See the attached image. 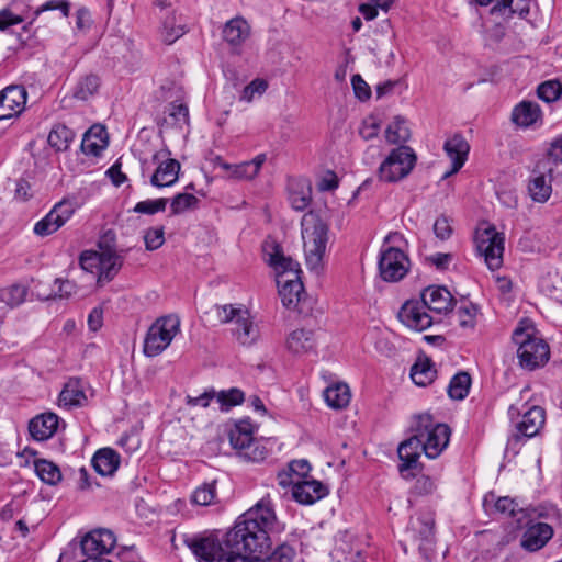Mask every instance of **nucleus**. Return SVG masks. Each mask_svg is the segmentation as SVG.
Returning a JSON list of instances; mask_svg holds the SVG:
<instances>
[{
    "label": "nucleus",
    "instance_id": "obj_1",
    "mask_svg": "<svg viewBox=\"0 0 562 562\" xmlns=\"http://www.w3.org/2000/svg\"><path fill=\"white\" fill-rule=\"evenodd\" d=\"M272 518L267 508L254 506L238 518L222 542L213 536L186 537L183 541L200 562H235L241 559L243 550L261 552L267 547L259 525L269 524Z\"/></svg>",
    "mask_w": 562,
    "mask_h": 562
},
{
    "label": "nucleus",
    "instance_id": "obj_2",
    "mask_svg": "<svg viewBox=\"0 0 562 562\" xmlns=\"http://www.w3.org/2000/svg\"><path fill=\"white\" fill-rule=\"evenodd\" d=\"M262 252L267 263L277 272V283L282 304L303 313L304 286L301 281L300 263L283 254L282 246L271 237L262 243Z\"/></svg>",
    "mask_w": 562,
    "mask_h": 562
},
{
    "label": "nucleus",
    "instance_id": "obj_3",
    "mask_svg": "<svg viewBox=\"0 0 562 562\" xmlns=\"http://www.w3.org/2000/svg\"><path fill=\"white\" fill-rule=\"evenodd\" d=\"M301 227L306 266L310 270L318 271L322 268L328 241V224L317 212L310 211L303 215Z\"/></svg>",
    "mask_w": 562,
    "mask_h": 562
},
{
    "label": "nucleus",
    "instance_id": "obj_4",
    "mask_svg": "<svg viewBox=\"0 0 562 562\" xmlns=\"http://www.w3.org/2000/svg\"><path fill=\"white\" fill-rule=\"evenodd\" d=\"M535 333L533 326H518L513 333V341L518 346L519 364L529 371L543 367L550 357L548 344Z\"/></svg>",
    "mask_w": 562,
    "mask_h": 562
},
{
    "label": "nucleus",
    "instance_id": "obj_5",
    "mask_svg": "<svg viewBox=\"0 0 562 562\" xmlns=\"http://www.w3.org/2000/svg\"><path fill=\"white\" fill-rule=\"evenodd\" d=\"M508 415L512 420L521 415V420L516 425V432L508 438L506 443V451L517 454L526 440L537 436L544 426L546 411L541 406L533 405L521 413L519 407L510 405Z\"/></svg>",
    "mask_w": 562,
    "mask_h": 562
},
{
    "label": "nucleus",
    "instance_id": "obj_6",
    "mask_svg": "<svg viewBox=\"0 0 562 562\" xmlns=\"http://www.w3.org/2000/svg\"><path fill=\"white\" fill-rule=\"evenodd\" d=\"M413 431H417L424 445V453L429 459L437 458L448 446L450 428L446 424H434L430 414H420L415 417Z\"/></svg>",
    "mask_w": 562,
    "mask_h": 562
},
{
    "label": "nucleus",
    "instance_id": "obj_7",
    "mask_svg": "<svg viewBox=\"0 0 562 562\" xmlns=\"http://www.w3.org/2000/svg\"><path fill=\"white\" fill-rule=\"evenodd\" d=\"M417 156L413 148L400 145L392 149L380 164L378 178L386 183H396L405 179L414 169Z\"/></svg>",
    "mask_w": 562,
    "mask_h": 562
},
{
    "label": "nucleus",
    "instance_id": "obj_8",
    "mask_svg": "<svg viewBox=\"0 0 562 562\" xmlns=\"http://www.w3.org/2000/svg\"><path fill=\"white\" fill-rule=\"evenodd\" d=\"M256 506L267 508L273 517L269 524H266L267 526H263V524L259 525L260 529L265 531L267 537V547L262 548L261 552H248L247 550H243L241 559H237L235 562H292L294 558V550L285 543L278 546L271 554H268L271 548L269 532L274 529L277 517L269 501L261 499Z\"/></svg>",
    "mask_w": 562,
    "mask_h": 562
},
{
    "label": "nucleus",
    "instance_id": "obj_9",
    "mask_svg": "<svg viewBox=\"0 0 562 562\" xmlns=\"http://www.w3.org/2000/svg\"><path fill=\"white\" fill-rule=\"evenodd\" d=\"M180 329V319L176 315L159 317L148 329L144 340V355L156 357L172 341Z\"/></svg>",
    "mask_w": 562,
    "mask_h": 562
},
{
    "label": "nucleus",
    "instance_id": "obj_10",
    "mask_svg": "<svg viewBox=\"0 0 562 562\" xmlns=\"http://www.w3.org/2000/svg\"><path fill=\"white\" fill-rule=\"evenodd\" d=\"M409 265V258L403 250L393 246H382L378 268L383 281L397 282L402 280L407 274Z\"/></svg>",
    "mask_w": 562,
    "mask_h": 562
},
{
    "label": "nucleus",
    "instance_id": "obj_11",
    "mask_svg": "<svg viewBox=\"0 0 562 562\" xmlns=\"http://www.w3.org/2000/svg\"><path fill=\"white\" fill-rule=\"evenodd\" d=\"M504 235L490 226L475 235L477 251L484 257L485 263L491 270H496L503 265Z\"/></svg>",
    "mask_w": 562,
    "mask_h": 562
},
{
    "label": "nucleus",
    "instance_id": "obj_12",
    "mask_svg": "<svg viewBox=\"0 0 562 562\" xmlns=\"http://www.w3.org/2000/svg\"><path fill=\"white\" fill-rule=\"evenodd\" d=\"M407 536L418 546L419 552L429 559L435 543V519L425 514L412 518L407 527Z\"/></svg>",
    "mask_w": 562,
    "mask_h": 562
},
{
    "label": "nucleus",
    "instance_id": "obj_13",
    "mask_svg": "<svg viewBox=\"0 0 562 562\" xmlns=\"http://www.w3.org/2000/svg\"><path fill=\"white\" fill-rule=\"evenodd\" d=\"M168 148L159 150L153 155V161L159 162L157 169L150 178V184L156 188L171 187L177 182L180 171V162L169 158Z\"/></svg>",
    "mask_w": 562,
    "mask_h": 562
},
{
    "label": "nucleus",
    "instance_id": "obj_14",
    "mask_svg": "<svg viewBox=\"0 0 562 562\" xmlns=\"http://www.w3.org/2000/svg\"><path fill=\"white\" fill-rule=\"evenodd\" d=\"M413 432L414 434L401 442L397 448L398 458L402 461L398 465V471L404 479L414 476L413 473H409L411 471L422 469V464L418 460L420 453L424 452V445L422 439L418 437L417 431Z\"/></svg>",
    "mask_w": 562,
    "mask_h": 562
},
{
    "label": "nucleus",
    "instance_id": "obj_15",
    "mask_svg": "<svg viewBox=\"0 0 562 562\" xmlns=\"http://www.w3.org/2000/svg\"><path fill=\"white\" fill-rule=\"evenodd\" d=\"M116 538L109 529H95L88 532L80 541L85 557L103 558L115 547Z\"/></svg>",
    "mask_w": 562,
    "mask_h": 562
},
{
    "label": "nucleus",
    "instance_id": "obj_16",
    "mask_svg": "<svg viewBox=\"0 0 562 562\" xmlns=\"http://www.w3.org/2000/svg\"><path fill=\"white\" fill-rule=\"evenodd\" d=\"M72 214L74 209L71 204L61 201L34 225V233L41 237L48 236L60 228Z\"/></svg>",
    "mask_w": 562,
    "mask_h": 562
},
{
    "label": "nucleus",
    "instance_id": "obj_17",
    "mask_svg": "<svg viewBox=\"0 0 562 562\" xmlns=\"http://www.w3.org/2000/svg\"><path fill=\"white\" fill-rule=\"evenodd\" d=\"M26 90L22 86H9L0 91V120L20 115L26 104Z\"/></svg>",
    "mask_w": 562,
    "mask_h": 562
},
{
    "label": "nucleus",
    "instance_id": "obj_18",
    "mask_svg": "<svg viewBox=\"0 0 562 562\" xmlns=\"http://www.w3.org/2000/svg\"><path fill=\"white\" fill-rule=\"evenodd\" d=\"M425 308L418 301H407L401 307L398 318L408 328L423 331L432 324V318Z\"/></svg>",
    "mask_w": 562,
    "mask_h": 562
},
{
    "label": "nucleus",
    "instance_id": "obj_19",
    "mask_svg": "<svg viewBox=\"0 0 562 562\" xmlns=\"http://www.w3.org/2000/svg\"><path fill=\"white\" fill-rule=\"evenodd\" d=\"M443 150L451 160V169L443 175V179H446L463 167L470 151V145L461 134H454L445 142Z\"/></svg>",
    "mask_w": 562,
    "mask_h": 562
},
{
    "label": "nucleus",
    "instance_id": "obj_20",
    "mask_svg": "<svg viewBox=\"0 0 562 562\" xmlns=\"http://www.w3.org/2000/svg\"><path fill=\"white\" fill-rule=\"evenodd\" d=\"M291 483L293 498L303 505H312L328 494V488L319 481L297 480Z\"/></svg>",
    "mask_w": 562,
    "mask_h": 562
},
{
    "label": "nucleus",
    "instance_id": "obj_21",
    "mask_svg": "<svg viewBox=\"0 0 562 562\" xmlns=\"http://www.w3.org/2000/svg\"><path fill=\"white\" fill-rule=\"evenodd\" d=\"M526 527L520 544L529 552L542 549L553 536V528L546 522H526Z\"/></svg>",
    "mask_w": 562,
    "mask_h": 562
},
{
    "label": "nucleus",
    "instance_id": "obj_22",
    "mask_svg": "<svg viewBox=\"0 0 562 562\" xmlns=\"http://www.w3.org/2000/svg\"><path fill=\"white\" fill-rule=\"evenodd\" d=\"M422 303L432 312L448 313L452 311L456 301L447 288L430 285L423 291Z\"/></svg>",
    "mask_w": 562,
    "mask_h": 562
},
{
    "label": "nucleus",
    "instance_id": "obj_23",
    "mask_svg": "<svg viewBox=\"0 0 562 562\" xmlns=\"http://www.w3.org/2000/svg\"><path fill=\"white\" fill-rule=\"evenodd\" d=\"M59 417L54 413L35 416L29 423V431L33 439L45 441L52 438L58 429Z\"/></svg>",
    "mask_w": 562,
    "mask_h": 562
},
{
    "label": "nucleus",
    "instance_id": "obj_24",
    "mask_svg": "<svg viewBox=\"0 0 562 562\" xmlns=\"http://www.w3.org/2000/svg\"><path fill=\"white\" fill-rule=\"evenodd\" d=\"M234 338L243 346H251L259 338L258 326L252 322L251 316L248 312L241 311L239 318L234 323L232 328Z\"/></svg>",
    "mask_w": 562,
    "mask_h": 562
},
{
    "label": "nucleus",
    "instance_id": "obj_25",
    "mask_svg": "<svg viewBox=\"0 0 562 562\" xmlns=\"http://www.w3.org/2000/svg\"><path fill=\"white\" fill-rule=\"evenodd\" d=\"M286 347L289 351L294 355H304L314 351L316 348L315 333L312 329H295L289 335Z\"/></svg>",
    "mask_w": 562,
    "mask_h": 562
},
{
    "label": "nucleus",
    "instance_id": "obj_26",
    "mask_svg": "<svg viewBox=\"0 0 562 562\" xmlns=\"http://www.w3.org/2000/svg\"><path fill=\"white\" fill-rule=\"evenodd\" d=\"M224 41L232 47L240 46L250 34V26L243 18L231 19L222 31Z\"/></svg>",
    "mask_w": 562,
    "mask_h": 562
},
{
    "label": "nucleus",
    "instance_id": "obj_27",
    "mask_svg": "<svg viewBox=\"0 0 562 562\" xmlns=\"http://www.w3.org/2000/svg\"><path fill=\"white\" fill-rule=\"evenodd\" d=\"M59 406L77 407L83 406L87 403V396L80 379L71 378L65 384L59 394Z\"/></svg>",
    "mask_w": 562,
    "mask_h": 562
},
{
    "label": "nucleus",
    "instance_id": "obj_28",
    "mask_svg": "<svg viewBox=\"0 0 562 562\" xmlns=\"http://www.w3.org/2000/svg\"><path fill=\"white\" fill-rule=\"evenodd\" d=\"M120 454L112 448H102L98 450L92 460V467L94 470L103 475H113L120 465Z\"/></svg>",
    "mask_w": 562,
    "mask_h": 562
},
{
    "label": "nucleus",
    "instance_id": "obj_29",
    "mask_svg": "<svg viewBox=\"0 0 562 562\" xmlns=\"http://www.w3.org/2000/svg\"><path fill=\"white\" fill-rule=\"evenodd\" d=\"M529 11L530 0H502L492 7L491 14L510 20L514 16L525 18Z\"/></svg>",
    "mask_w": 562,
    "mask_h": 562
},
{
    "label": "nucleus",
    "instance_id": "obj_30",
    "mask_svg": "<svg viewBox=\"0 0 562 562\" xmlns=\"http://www.w3.org/2000/svg\"><path fill=\"white\" fill-rule=\"evenodd\" d=\"M541 119L540 106L532 101H521L512 112V121L521 127H529Z\"/></svg>",
    "mask_w": 562,
    "mask_h": 562
},
{
    "label": "nucleus",
    "instance_id": "obj_31",
    "mask_svg": "<svg viewBox=\"0 0 562 562\" xmlns=\"http://www.w3.org/2000/svg\"><path fill=\"white\" fill-rule=\"evenodd\" d=\"M546 172L543 169H538V175L530 178L528 183V192L532 201L538 203L547 202L552 193L551 181L553 178L549 177V181L546 180Z\"/></svg>",
    "mask_w": 562,
    "mask_h": 562
},
{
    "label": "nucleus",
    "instance_id": "obj_32",
    "mask_svg": "<svg viewBox=\"0 0 562 562\" xmlns=\"http://www.w3.org/2000/svg\"><path fill=\"white\" fill-rule=\"evenodd\" d=\"M437 371L428 357H419L411 368V378L418 386H427L434 382Z\"/></svg>",
    "mask_w": 562,
    "mask_h": 562
},
{
    "label": "nucleus",
    "instance_id": "obj_33",
    "mask_svg": "<svg viewBox=\"0 0 562 562\" xmlns=\"http://www.w3.org/2000/svg\"><path fill=\"white\" fill-rule=\"evenodd\" d=\"M99 282L111 281L119 272L122 267L123 259L120 255L106 250L99 254Z\"/></svg>",
    "mask_w": 562,
    "mask_h": 562
},
{
    "label": "nucleus",
    "instance_id": "obj_34",
    "mask_svg": "<svg viewBox=\"0 0 562 562\" xmlns=\"http://www.w3.org/2000/svg\"><path fill=\"white\" fill-rule=\"evenodd\" d=\"M227 436L232 448L237 450L239 454L249 447L254 439L251 425L244 420L232 426L227 431Z\"/></svg>",
    "mask_w": 562,
    "mask_h": 562
},
{
    "label": "nucleus",
    "instance_id": "obj_35",
    "mask_svg": "<svg viewBox=\"0 0 562 562\" xmlns=\"http://www.w3.org/2000/svg\"><path fill=\"white\" fill-rule=\"evenodd\" d=\"M106 146V132L103 127L94 125L86 132L81 148L88 155L98 156Z\"/></svg>",
    "mask_w": 562,
    "mask_h": 562
},
{
    "label": "nucleus",
    "instance_id": "obj_36",
    "mask_svg": "<svg viewBox=\"0 0 562 562\" xmlns=\"http://www.w3.org/2000/svg\"><path fill=\"white\" fill-rule=\"evenodd\" d=\"M324 398L331 408H344L350 402V390L345 383H337L324 391Z\"/></svg>",
    "mask_w": 562,
    "mask_h": 562
},
{
    "label": "nucleus",
    "instance_id": "obj_37",
    "mask_svg": "<svg viewBox=\"0 0 562 562\" xmlns=\"http://www.w3.org/2000/svg\"><path fill=\"white\" fill-rule=\"evenodd\" d=\"M100 87L101 79L98 75H85L78 80L74 89V98L87 101L99 92Z\"/></svg>",
    "mask_w": 562,
    "mask_h": 562
},
{
    "label": "nucleus",
    "instance_id": "obj_38",
    "mask_svg": "<svg viewBox=\"0 0 562 562\" xmlns=\"http://www.w3.org/2000/svg\"><path fill=\"white\" fill-rule=\"evenodd\" d=\"M562 165V137L554 139L548 151V156L537 164V169H543L548 177L554 178L555 168Z\"/></svg>",
    "mask_w": 562,
    "mask_h": 562
},
{
    "label": "nucleus",
    "instance_id": "obj_39",
    "mask_svg": "<svg viewBox=\"0 0 562 562\" xmlns=\"http://www.w3.org/2000/svg\"><path fill=\"white\" fill-rule=\"evenodd\" d=\"M34 468L37 476L48 485H56L61 480V472L57 464L46 459L34 461Z\"/></svg>",
    "mask_w": 562,
    "mask_h": 562
},
{
    "label": "nucleus",
    "instance_id": "obj_40",
    "mask_svg": "<svg viewBox=\"0 0 562 562\" xmlns=\"http://www.w3.org/2000/svg\"><path fill=\"white\" fill-rule=\"evenodd\" d=\"M471 375L465 371H460L452 376L448 385V395L452 400H463L468 396L471 386Z\"/></svg>",
    "mask_w": 562,
    "mask_h": 562
},
{
    "label": "nucleus",
    "instance_id": "obj_41",
    "mask_svg": "<svg viewBox=\"0 0 562 562\" xmlns=\"http://www.w3.org/2000/svg\"><path fill=\"white\" fill-rule=\"evenodd\" d=\"M75 134L66 125H56L48 134V144L57 151L67 150L74 140Z\"/></svg>",
    "mask_w": 562,
    "mask_h": 562
},
{
    "label": "nucleus",
    "instance_id": "obj_42",
    "mask_svg": "<svg viewBox=\"0 0 562 562\" xmlns=\"http://www.w3.org/2000/svg\"><path fill=\"white\" fill-rule=\"evenodd\" d=\"M411 137V131L406 121L396 116L385 130V139L390 144L406 143Z\"/></svg>",
    "mask_w": 562,
    "mask_h": 562
},
{
    "label": "nucleus",
    "instance_id": "obj_43",
    "mask_svg": "<svg viewBox=\"0 0 562 562\" xmlns=\"http://www.w3.org/2000/svg\"><path fill=\"white\" fill-rule=\"evenodd\" d=\"M289 201L295 211L305 210L311 202V187L291 184L289 190Z\"/></svg>",
    "mask_w": 562,
    "mask_h": 562
},
{
    "label": "nucleus",
    "instance_id": "obj_44",
    "mask_svg": "<svg viewBox=\"0 0 562 562\" xmlns=\"http://www.w3.org/2000/svg\"><path fill=\"white\" fill-rule=\"evenodd\" d=\"M200 200L191 193H178L176 194L170 204L172 215L181 214L186 211L198 209Z\"/></svg>",
    "mask_w": 562,
    "mask_h": 562
},
{
    "label": "nucleus",
    "instance_id": "obj_45",
    "mask_svg": "<svg viewBox=\"0 0 562 562\" xmlns=\"http://www.w3.org/2000/svg\"><path fill=\"white\" fill-rule=\"evenodd\" d=\"M562 94V83L558 79L547 80L537 88V95L547 103L557 101Z\"/></svg>",
    "mask_w": 562,
    "mask_h": 562
},
{
    "label": "nucleus",
    "instance_id": "obj_46",
    "mask_svg": "<svg viewBox=\"0 0 562 562\" xmlns=\"http://www.w3.org/2000/svg\"><path fill=\"white\" fill-rule=\"evenodd\" d=\"M215 497H216L215 482L204 483L193 492V494L191 496V501H192V503L200 505V506H209L214 502Z\"/></svg>",
    "mask_w": 562,
    "mask_h": 562
},
{
    "label": "nucleus",
    "instance_id": "obj_47",
    "mask_svg": "<svg viewBox=\"0 0 562 562\" xmlns=\"http://www.w3.org/2000/svg\"><path fill=\"white\" fill-rule=\"evenodd\" d=\"M217 402L221 404L222 411H228L231 407L239 405L244 402V392L237 387L216 393Z\"/></svg>",
    "mask_w": 562,
    "mask_h": 562
},
{
    "label": "nucleus",
    "instance_id": "obj_48",
    "mask_svg": "<svg viewBox=\"0 0 562 562\" xmlns=\"http://www.w3.org/2000/svg\"><path fill=\"white\" fill-rule=\"evenodd\" d=\"M554 513V508L552 506L539 505V506H528L524 509V517H518L517 522L519 525L522 524V519L526 518L527 522L535 524L533 520L538 518H549Z\"/></svg>",
    "mask_w": 562,
    "mask_h": 562
},
{
    "label": "nucleus",
    "instance_id": "obj_49",
    "mask_svg": "<svg viewBox=\"0 0 562 562\" xmlns=\"http://www.w3.org/2000/svg\"><path fill=\"white\" fill-rule=\"evenodd\" d=\"M172 124L179 126L189 125V109L184 103L172 102L167 108Z\"/></svg>",
    "mask_w": 562,
    "mask_h": 562
},
{
    "label": "nucleus",
    "instance_id": "obj_50",
    "mask_svg": "<svg viewBox=\"0 0 562 562\" xmlns=\"http://www.w3.org/2000/svg\"><path fill=\"white\" fill-rule=\"evenodd\" d=\"M495 509L501 513L505 514L509 517H516L518 514L524 517V507L519 506V504L516 502V499L510 498L508 496L499 497L495 503Z\"/></svg>",
    "mask_w": 562,
    "mask_h": 562
},
{
    "label": "nucleus",
    "instance_id": "obj_51",
    "mask_svg": "<svg viewBox=\"0 0 562 562\" xmlns=\"http://www.w3.org/2000/svg\"><path fill=\"white\" fill-rule=\"evenodd\" d=\"M144 241L147 250L153 251L160 248L165 243L164 226L148 228L144 234Z\"/></svg>",
    "mask_w": 562,
    "mask_h": 562
},
{
    "label": "nucleus",
    "instance_id": "obj_52",
    "mask_svg": "<svg viewBox=\"0 0 562 562\" xmlns=\"http://www.w3.org/2000/svg\"><path fill=\"white\" fill-rule=\"evenodd\" d=\"M168 200L165 198L156 199V200H145L136 203L134 211L140 214H156L158 212H164L166 210Z\"/></svg>",
    "mask_w": 562,
    "mask_h": 562
},
{
    "label": "nucleus",
    "instance_id": "obj_53",
    "mask_svg": "<svg viewBox=\"0 0 562 562\" xmlns=\"http://www.w3.org/2000/svg\"><path fill=\"white\" fill-rule=\"evenodd\" d=\"M221 166L225 170H232L231 176L237 180H243V179L250 180L257 176L252 169L254 167L248 161H245V162H241V164L235 165V166H231V165L224 162Z\"/></svg>",
    "mask_w": 562,
    "mask_h": 562
},
{
    "label": "nucleus",
    "instance_id": "obj_54",
    "mask_svg": "<svg viewBox=\"0 0 562 562\" xmlns=\"http://www.w3.org/2000/svg\"><path fill=\"white\" fill-rule=\"evenodd\" d=\"M26 289L22 285L14 284L3 291L2 301L10 306H18L25 301Z\"/></svg>",
    "mask_w": 562,
    "mask_h": 562
},
{
    "label": "nucleus",
    "instance_id": "obj_55",
    "mask_svg": "<svg viewBox=\"0 0 562 562\" xmlns=\"http://www.w3.org/2000/svg\"><path fill=\"white\" fill-rule=\"evenodd\" d=\"M268 89V82L265 79H255L247 85L241 92L240 100L250 102L256 94L261 95Z\"/></svg>",
    "mask_w": 562,
    "mask_h": 562
},
{
    "label": "nucleus",
    "instance_id": "obj_56",
    "mask_svg": "<svg viewBox=\"0 0 562 562\" xmlns=\"http://www.w3.org/2000/svg\"><path fill=\"white\" fill-rule=\"evenodd\" d=\"M437 488L436 480L428 475H420L416 479L413 493L418 496L432 494Z\"/></svg>",
    "mask_w": 562,
    "mask_h": 562
},
{
    "label": "nucleus",
    "instance_id": "obj_57",
    "mask_svg": "<svg viewBox=\"0 0 562 562\" xmlns=\"http://www.w3.org/2000/svg\"><path fill=\"white\" fill-rule=\"evenodd\" d=\"M458 315V322L459 325L463 328L467 327H474L475 325V315H476V307L473 304H468L460 306L457 311Z\"/></svg>",
    "mask_w": 562,
    "mask_h": 562
},
{
    "label": "nucleus",
    "instance_id": "obj_58",
    "mask_svg": "<svg viewBox=\"0 0 562 562\" xmlns=\"http://www.w3.org/2000/svg\"><path fill=\"white\" fill-rule=\"evenodd\" d=\"M240 457L248 461L259 462L266 459L267 449L259 442L255 441V439H252L249 447L240 452Z\"/></svg>",
    "mask_w": 562,
    "mask_h": 562
},
{
    "label": "nucleus",
    "instance_id": "obj_59",
    "mask_svg": "<svg viewBox=\"0 0 562 562\" xmlns=\"http://www.w3.org/2000/svg\"><path fill=\"white\" fill-rule=\"evenodd\" d=\"M379 131L380 123L376 121L375 117L369 116L368 119L363 120L362 125L359 130V134L364 140H370L378 136Z\"/></svg>",
    "mask_w": 562,
    "mask_h": 562
},
{
    "label": "nucleus",
    "instance_id": "obj_60",
    "mask_svg": "<svg viewBox=\"0 0 562 562\" xmlns=\"http://www.w3.org/2000/svg\"><path fill=\"white\" fill-rule=\"evenodd\" d=\"M69 9L70 4L67 0H49L42 4L38 9H36L34 15L38 16L44 11L60 10L64 16H68Z\"/></svg>",
    "mask_w": 562,
    "mask_h": 562
},
{
    "label": "nucleus",
    "instance_id": "obj_61",
    "mask_svg": "<svg viewBox=\"0 0 562 562\" xmlns=\"http://www.w3.org/2000/svg\"><path fill=\"white\" fill-rule=\"evenodd\" d=\"M355 95L360 101H367L371 97V89L369 85L362 79L360 75H353L351 78Z\"/></svg>",
    "mask_w": 562,
    "mask_h": 562
},
{
    "label": "nucleus",
    "instance_id": "obj_62",
    "mask_svg": "<svg viewBox=\"0 0 562 562\" xmlns=\"http://www.w3.org/2000/svg\"><path fill=\"white\" fill-rule=\"evenodd\" d=\"M216 310H217V317L221 323H229V322L235 323V321L237 318H239V314L241 313V311H244L243 308L234 307L232 304L222 305V306L217 305Z\"/></svg>",
    "mask_w": 562,
    "mask_h": 562
},
{
    "label": "nucleus",
    "instance_id": "obj_63",
    "mask_svg": "<svg viewBox=\"0 0 562 562\" xmlns=\"http://www.w3.org/2000/svg\"><path fill=\"white\" fill-rule=\"evenodd\" d=\"M23 16L19 14H14L10 8H4L0 10V31H5L8 27L12 25H16L23 23Z\"/></svg>",
    "mask_w": 562,
    "mask_h": 562
},
{
    "label": "nucleus",
    "instance_id": "obj_64",
    "mask_svg": "<svg viewBox=\"0 0 562 562\" xmlns=\"http://www.w3.org/2000/svg\"><path fill=\"white\" fill-rule=\"evenodd\" d=\"M434 232L436 236L442 240L449 238L452 233V228L448 218L445 216L438 217L434 224Z\"/></svg>",
    "mask_w": 562,
    "mask_h": 562
}]
</instances>
